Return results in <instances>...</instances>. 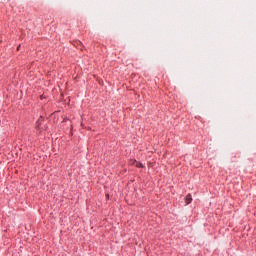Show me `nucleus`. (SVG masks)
<instances>
[{"label": "nucleus", "instance_id": "f257e3e1", "mask_svg": "<svg viewBox=\"0 0 256 256\" xmlns=\"http://www.w3.org/2000/svg\"><path fill=\"white\" fill-rule=\"evenodd\" d=\"M191 201H193V197L191 196V194H188L186 196V200H185L186 205H189L191 203Z\"/></svg>", "mask_w": 256, "mask_h": 256}, {"label": "nucleus", "instance_id": "f03ea898", "mask_svg": "<svg viewBox=\"0 0 256 256\" xmlns=\"http://www.w3.org/2000/svg\"><path fill=\"white\" fill-rule=\"evenodd\" d=\"M134 165L138 168L143 167V164H141V162H135Z\"/></svg>", "mask_w": 256, "mask_h": 256}]
</instances>
